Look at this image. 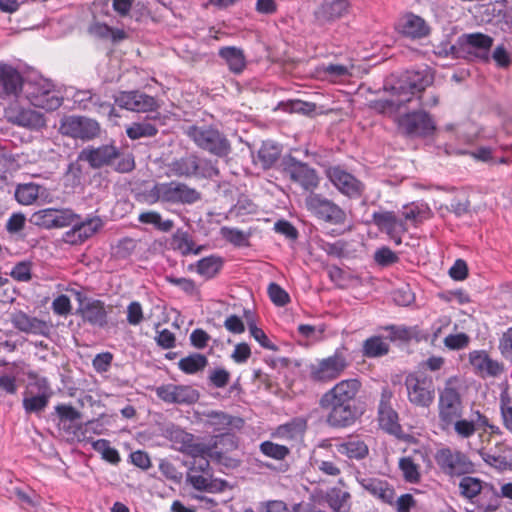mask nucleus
Here are the masks:
<instances>
[{
	"instance_id": "obj_1",
	"label": "nucleus",
	"mask_w": 512,
	"mask_h": 512,
	"mask_svg": "<svg viewBox=\"0 0 512 512\" xmlns=\"http://www.w3.org/2000/svg\"><path fill=\"white\" fill-rule=\"evenodd\" d=\"M362 383L357 378L341 380L319 399V406L326 411L325 421L336 429L348 428L356 423L363 411L358 405L357 394Z\"/></svg>"
},
{
	"instance_id": "obj_2",
	"label": "nucleus",
	"mask_w": 512,
	"mask_h": 512,
	"mask_svg": "<svg viewBox=\"0 0 512 512\" xmlns=\"http://www.w3.org/2000/svg\"><path fill=\"white\" fill-rule=\"evenodd\" d=\"M78 161L87 162L92 169L113 166V169L119 173H128L135 168L134 156L131 153L121 152L112 144L98 147L89 145L79 152Z\"/></svg>"
},
{
	"instance_id": "obj_3",
	"label": "nucleus",
	"mask_w": 512,
	"mask_h": 512,
	"mask_svg": "<svg viewBox=\"0 0 512 512\" xmlns=\"http://www.w3.org/2000/svg\"><path fill=\"white\" fill-rule=\"evenodd\" d=\"M185 134L199 149L218 158H226L232 152L230 140L214 125H191Z\"/></svg>"
},
{
	"instance_id": "obj_4",
	"label": "nucleus",
	"mask_w": 512,
	"mask_h": 512,
	"mask_svg": "<svg viewBox=\"0 0 512 512\" xmlns=\"http://www.w3.org/2000/svg\"><path fill=\"white\" fill-rule=\"evenodd\" d=\"M20 93L32 106L46 111H55L63 103V97L59 95L55 85L42 77L24 79Z\"/></svg>"
},
{
	"instance_id": "obj_5",
	"label": "nucleus",
	"mask_w": 512,
	"mask_h": 512,
	"mask_svg": "<svg viewBox=\"0 0 512 512\" xmlns=\"http://www.w3.org/2000/svg\"><path fill=\"white\" fill-rule=\"evenodd\" d=\"M276 168L284 179L299 185L305 191L313 192L319 186L317 170L291 154L283 155Z\"/></svg>"
},
{
	"instance_id": "obj_6",
	"label": "nucleus",
	"mask_w": 512,
	"mask_h": 512,
	"mask_svg": "<svg viewBox=\"0 0 512 512\" xmlns=\"http://www.w3.org/2000/svg\"><path fill=\"white\" fill-rule=\"evenodd\" d=\"M345 348L339 347L326 358L316 359L308 366V377L314 383L326 384L339 378L349 366L344 353Z\"/></svg>"
},
{
	"instance_id": "obj_7",
	"label": "nucleus",
	"mask_w": 512,
	"mask_h": 512,
	"mask_svg": "<svg viewBox=\"0 0 512 512\" xmlns=\"http://www.w3.org/2000/svg\"><path fill=\"white\" fill-rule=\"evenodd\" d=\"M399 132L410 139H423L430 137L436 131V122L433 117L424 110L407 112L397 118Z\"/></svg>"
},
{
	"instance_id": "obj_8",
	"label": "nucleus",
	"mask_w": 512,
	"mask_h": 512,
	"mask_svg": "<svg viewBox=\"0 0 512 512\" xmlns=\"http://www.w3.org/2000/svg\"><path fill=\"white\" fill-rule=\"evenodd\" d=\"M404 385L411 404L428 408L433 403L435 387L431 376L422 371L412 372L406 375Z\"/></svg>"
},
{
	"instance_id": "obj_9",
	"label": "nucleus",
	"mask_w": 512,
	"mask_h": 512,
	"mask_svg": "<svg viewBox=\"0 0 512 512\" xmlns=\"http://www.w3.org/2000/svg\"><path fill=\"white\" fill-rule=\"evenodd\" d=\"M305 205L314 217L325 223L343 225L347 220L344 209L322 194L311 192L305 199Z\"/></svg>"
},
{
	"instance_id": "obj_10",
	"label": "nucleus",
	"mask_w": 512,
	"mask_h": 512,
	"mask_svg": "<svg viewBox=\"0 0 512 512\" xmlns=\"http://www.w3.org/2000/svg\"><path fill=\"white\" fill-rule=\"evenodd\" d=\"M326 176L336 190L350 200H358L365 195V183L339 165L329 167Z\"/></svg>"
},
{
	"instance_id": "obj_11",
	"label": "nucleus",
	"mask_w": 512,
	"mask_h": 512,
	"mask_svg": "<svg viewBox=\"0 0 512 512\" xmlns=\"http://www.w3.org/2000/svg\"><path fill=\"white\" fill-rule=\"evenodd\" d=\"M53 391L47 378L30 382L23 393L22 406L27 415H40L48 406Z\"/></svg>"
},
{
	"instance_id": "obj_12",
	"label": "nucleus",
	"mask_w": 512,
	"mask_h": 512,
	"mask_svg": "<svg viewBox=\"0 0 512 512\" xmlns=\"http://www.w3.org/2000/svg\"><path fill=\"white\" fill-rule=\"evenodd\" d=\"M434 458L439 469L449 477L463 476L473 470V463L460 450L444 447L437 450Z\"/></svg>"
},
{
	"instance_id": "obj_13",
	"label": "nucleus",
	"mask_w": 512,
	"mask_h": 512,
	"mask_svg": "<svg viewBox=\"0 0 512 512\" xmlns=\"http://www.w3.org/2000/svg\"><path fill=\"white\" fill-rule=\"evenodd\" d=\"M463 405L460 393L453 387L446 386L439 394L438 418L442 430L451 429L453 420L461 418Z\"/></svg>"
},
{
	"instance_id": "obj_14",
	"label": "nucleus",
	"mask_w": 512,
	"mask_h": 512,
	"mask_svg": "<svg viewBox=\"0 0 512 512\" xmlns=\"http://www.w3.org/2000/svg\"><path fill=\"white\" fill-rule=\"evenodd\" d=\"M393 396V391L389 386L382 387L377 408V419L383 431L400 438L403 429L399 421V414L392 405Z\"/></svg>"
},
{
	"instance_id": "obj_15",
	"label": "nucleus",
	"mask_w": 512,
	"mask_h": 512,
	"mask_svg": "<svg viewBox=\"0 0 512 512\" xmlns=\"http://www.w3.org/2000/svg\"><path fill=\"white\" fill-rule=\"evenodd\" d=\"M114 104L136 113H155L160 105L157 99L140 90L118 91L113 95Z\"/></svg>"
},
{
	"instance_id": "obj_16",
	"label": "nucleus",
	"mask_w": 512,
	"mask_h": 512,
	"mask_svg": "<svg viewBox=\"0 0 512 512\" xmlns=\"http://www.w3.org/2000/svg\"><path fill=\"white\" fill-rule=\"evenodd\" d=\"M59 131L64 136L89 141L99 136L100 125L94 119L71 115L61 120Z\"/></svg>"
},
{
	"instance_id": "obj_17",
	"label": "nucleus",
	"mask_w": 512,
	"mask_h": 512,
	"mask_svg": "<svg viewBox=\"0 0 512 512\" xmlns=\"http://www.w3.org/2000/svg\"><path fill=\"white\" fill-rule=\"evenodd\" d=\"M369 223L374 224L379 231L385 233L396 246L402 244V236L409 229L399 213L393 210L374 211Z\"/></svg>"
},
{
	"instance_id": "obj_18",
	"label": "nucleus",
	"mask_w": 512,
	"mask_h": 512,
	"mask_svg": "<svg viewBox=\"0 0 512 512\" xmlns=\"http://www.w3.org/2000/svg\"><path fill=\"white\" fill-rule=\"evenodd\" d=\"M75 295L79 302L76 314L81 317L82 321L92 326L104 328L108 324L105 303L99 299L87 298L80 291H77Z\"/></svg>"
},
{
	"instance_id": "obj_19",
	"label": "nucleus",
	"mask_w": 512,
	"mask_h": 512,
	"mask_svg": "<svg viewBox=\"0 0 512 512\" xmlns=\"http://www.w3.org/2000/svg\"><path fill=\"white\" fill-rule=\"evenodd\" d=\"M494 39L481 32L462 34L459 36V46L463 51V56H473L480 61L487 63L490 60L489 51L493 45Z\"/></svg>"
},
{
	"instance_id": "obj_20",
	"label": "nucleus",
	"mask_w": 512,
	"mask_h": 512,
	"mask_svg": "<svg viewBox=\"0 0 512 512\" xmlns=\"http://www.w3.org/2000/svg\"><path fill=\"white\" fill-rule=\"evenodd\" d=\"M205 454L217 461L219 464L230 466L232 458L227 454L238 448V438L234 433L224 432L213 436L212 442L205 444Z\"/></svg>"
},
{
	"instance_id": "obj_21",
	"label": "nucleus",
	"mask_w": 512,
	"mask_h": 512,
	"mask_svg": "<svg viewBox=\"0 0 512 512\" xmlns=\"http://www.w3.org/2000/svg\"><path fill=\"white\" fill-rule=\"evenodd\" d=\"M159 399L169 404L190 405L199 400L198 390L190 385L164 384L156 388Z\"/></svg>"
},
{
	"instance_id": "obj_22",
	"label": "nucleus",
	"mask_w": 512,
	"mask_h": 512,
	"mask_svg": "<svg viewBox=\"0 0 512 512\" xmlns=\"http://www.w3.org/2000/svg\"><path fill=\"white\" fill-rule=\"evenodd\" d=\"M164 203L194 204L201 200V193L182 182H162Z\"/></svg>"
},
{
	"instance_id": "obj_23",
	"label": "nucleus",
	"mask_w": 512,
	"mask_h": 512,
	"mask_svg": "<svg viewBox=\"0 0 512 512\" xmlns=\"http://www.w3.org/2000/svg\"><path fill=\"white\" fill-rule=\"evenodd\" d=\"M74 101L83 110L107 115L110 119L119 117L115 106L108 101L102 100L101 96L92 90L77 91L74 95Z\"/></svg>"
},
{
	"instance_id": "obj_24",
	"label": "nucleus",
	"mask_w": 512,
	"mask_h": 512,
	"mask_svg": "<svg viewBox=\"0 0 512 512\" xmlns=\"http://www.w3.org/2000/svg\"><path fill=\"white\" fill-rule=\"evenodd\" d=\"M379 330L387 332L385 338L387 342L392 343L408 344L411 341H427L429 338V335L420 329L418 325L406 326L389 324L379 327Z\"/></svg>"
},
{
	"instance_id": "obj_25",
	"label": "nucleus",
	"mask_w": 512,
	"mask_h": 512,
	"mask_svg": "<svg viewBox=\"0 0 512 512\" xmlns=\"http://www.w3.org/2000/svg\"><path fill=\"white\" fill-rule=\"evenodd\" d=\"M24 78L21 73L9 64H0V98L18 96Z\"/></svg>"
},
{
	"instance_id": "obj_26",
	"label": "nucleus",
	"mask_w": 512,
	"mask_h": 512,
	"mask_svg": "<svg viewBox=\"0 0 512 512\" xmlns=\"http://www.w3.org/2000/svg\"><path fill=\"white\" fill-rule=\"evenodd\" d=\"M11 322L15 329L26 334L47 336L50 332V326L45 321L23 311L14 313Z\"/></svg>"
},
{
	"instance_id": "obj_27",
	"label": "nucleus",
	"mask_w": 512,
	"mask_h": 512,
	"mask_svg": "<svg viewBox=\"0 0 512 512\" xmlns=\"http://www.w3.org/2000/svg\"><path fill=\"white\" fill-rule=\"evenodd\" d=\"M171 441L178 451L191 457L205 454V444L197 442L195 436L183 429L176 428L171 431Z\"/></svg>"
},
{
	"instance_id": "obj_28",
	"label": "nucleus",
	"mask_w": 512,
	"mask_h": 512,
	"mask_svg": "<svg viewBox=\"0 0 512 512\" xmlns=\"http://www.w3.org/2000/svg\"><path fill=\"white\" fill-rule=\"evenodd\" d=\"M348 0H331L323 2L315 11V18L321 25L334 22L349 12Z\"/></svg>"
},
{
	"instance_id": "obj_29",
	"label": "nucleus",
	"mask_w": 512,
	"mask_h": 512,
	"mask_svg": "<svg viewBox=\"0 0 512 512\" xmlns=\"http://www.w3.org/2000/svg\"><path fill=\"white\" fill-rule=\"evenodd\" d=\"M397 29L399 33L411 39L424 38L430 32L425 20L413 13H409L400 19Z\"/></svg>"
},
{
	"instance_id": "obj_30",
	"label": "nucleus",
	"mask_w": 512,
	"mask_h": 512,
	"mask_svg": "<svg viewBox=\"0 0 512 512\" xmlns=\"http://www.w3.org/2000/svg\"><path fill=\"white\" fill-rule=\"evenodd\" d=\"M469 362L479 374L495 377L503 371L502 364L490 358L484 350L471 351L469 353Z\"/></svg>"
},
{
	"instance_id": "obj_31",
	"label": "nucleus",
	"mask_w": 512,
	"mask_h": 512,
	"mask_svg": "<svg viewBox=\"0 0 512 512\" xmlns=\"http://www.w3.org/2000/svg\"><path fill=\"white\" fill-rule=\"evenodd\" d=\"M158 121L160 125L164 124L162 116L159 112L151 116H147L144 121L132 122L126 127V135L131 140H138L140 138L154 137L158 133V128L155 124L150 121Z\"/></svg>"
},
{
	"instance_id": "obj_32",
	"label": "nucleus",
	"mask_w": 512,
	"mask_h": 512,
	"mask_svg": "<svg viewBox=\"0 0 512 512\" xmlns=\"http://www.w3.org/2000/svg\"><path fill=\"white\" fill-rule=\"evenodd\" d=\"M322 500L332 512H350L352 507L351 493L337 486L327 489Z\"/></svg>"
},
{
	"instance_id": "obj_33",
	"label": "nucleus",
	"mask_w": 512,
	"mask_h": 512,
	"mask_svg": "<svg viewBox=\"0 0 512 512\" xmlns=\"http://www.w3.org/2000/svg\"><path fill=\"white\" fill-rule=\"evenodd\" d=\"M360 485L383 503L394 504L395 490L387 481L377 478H363L360 480Z\"/></svg>"
},
{
	"instance_id": "obj_34",
	"label": "nucleus",
	"mask_w": 512,
	"mask_h": 512,
	"mask_svg": "<svg viewBox=\"0 0 512 512\" xmlns=\"http://www.w3.org/2000/svg\"><path fill=\"white\" fill-rule=\"evenodd\" d=\"M398 213L405 221V225L408 226L410 223L414 227H418L432 216L430 207L428 204L423 202H412L410 204H406Z\"/></svg>"
},
{
	"instance_id": "obj_35",
	"label": "nucleus",
	"mask_w": 512,
	"mask_h": 512,
	"mask_svg": "<svg viewBox=\"0 0 512 512\" xmlns=\"http://www.w3.org/2000/svg\"><path fill=\"white\" fill-rule=\"evenodd\" d=\"M12 123L32 131H41L46 127L44 114L31 109L21 108L11 117Z\"/></svg>"
},
{
	"instance_id": "obj_36",
	"label": "nucleus",
	"mask_w": 512,
	"mask_h": 512,
	"mask_svg": "<svg viewBox=\"0 0 512 512\" xmlns=\"http://www.w3.org/2000/svg\"><path fill=\"white\" fill-rule=\"evenodd\" d=\"M103 225L102 220L99 217L87 218L84 221L76 222L72 229L66 233V236L72 237L69 240L72 243H82L86 239L93 236Z\"/></svg>"
},
{
	"instance_id": "obj_37",
	"label": "nucleus",
	"mask_w": 512,
	"mask_h": 512,
	"mask_svg": "<svg viewBox=\"0 0 512 512\" xmlns=\"http://www.w3.org/2000/svg\"><path fill=\"white\" fill-rule=\"evenodd\" d=\"M171 247L182 256L190 254L199 255L204 249L203 245H196L192 235L183 229H177L171 237Z\"/></svg>"
},
{
	"instance_id": "obj_38",
	"label": "nucleus",
	"mask_w": 512,
	"mask_h": 512,
	"mask_svg": "<svg viewBox=\"0 0 512 512\" xmlns=\"http://www.w3.org/2000/svg\"><path fill=\"white\" fill-rule=\"evenodd\" d=\"M54 409L58 418V425L62 426L66 433L76 435L77 430L81 428L77 425L81 413L70 404H58Z\"/></svg>"
},
{
	"instance_id": "obj_39",
	"label": "nucleus",
	"mask_w": 512,
	"mask_h": 512,
	"mask_svg": "<svg viewBox=\"0 0 512 512\" xmlns=\"http://www.w3.org/2000/svg\"><path fill=\"white\" fill-rule=\"evenodd\" d=\"M431 83L432 78L426 71L408 70L403 76L399 89H407L411 95H414L425 90Z\"/></svg>"
},
{
	"instance_id": "obj_40",
	"label": "nucleus",
	"mask_w": 512,
	"mask_h": 512,
	"mask_svg": "<svg viewBox=\"0 0 512 512\" xmlns=\"http://www.w3.org/2000/svg\"><path fill=\"white\" fill-rule=\"evenodd\" d=\"M218 55L225 61L229 70L234 74H241L246 68V58L241 48L235 46L221 47Z\"/></svg>"
},
{
	"instance_id": "obj_41",
	"label": "nucleus",
	"mask_w": 512,
	"mask_h": 512,
	"mask_svg": "<svg viewBox=\"0 0 512 512\" xmlns=\"http://www.w3.org/2000/svg\"><path fill=\"white\" fill-rule=\"evenodd\" d=\"M390 345L386 338L381 335H373L362 343L361 353L365 358L375 359L388 355Z\"/></svg>"
},
{
	"instance_id": "obj_42",
	"label": "nucleus",
	"mask_w": 512,
	"mask_h": 512,
	"mask_svg": "<svg viewBox=\"0 0 512 512\" xmlns=\"http://www.w3.org/2000/svg\"><path fill=\"white\" fill-rule=\"evenodd\" d=\"M257 157L263 169L267 170L275 166V164L282 158L281 147L272 142L264 141L258 150Z\"/></svg>"
},
{
	"instance_id": "obj_43",
	"label": "nucleus",
	"mask_w": 512,
	"mask_h": 512,
	"mask_svg": "<svg viewBox=\"0 0 512 512\" xmlns=\"http://www.w3.org/2000/svg\"><path fill=\"white\" fill-rule=\"evenodd\" d=\"M307 422L303 418H293L291 421L279 425L276 429V435L285 440H296L305 433Z\"/></svg>"
},
{
	"instance_id": "obj_44",
	"label": "nucleus",
	"mask_w": 512,
	"mask_h": 512,
	"mask_svg": "<svg viewBox=\"0 0 512 512\" xmlns=\"http://www.w3.org/2000/svg\"><path fill=\"white\" fill-rule=\"evenodd\" d=\"M197 155L190 154L179 159H175L170 165V171L173 175L178 177L191 178L195 177L197 162Z\"/></svg>"
},
{
	"instance_id": "obj_45",
	"label": "nucleus",
	"mask_w": 512,
	"mask_h": 512,
	"mask_svg": "<svg viewBox=\"0 0 512 512\" xmlns=\"http://www.w3.org/2000/svg\"><path fill=\"white\" fill-rule=\"evenodd\" d=\"M223 264V259L220 256L210 255L198 260L195 267L199 275L206 279H212L220 272Z\"/></svg>"
},
{
	"instance_id": "obj_46",
	"label": "nucleus",
	"mask_w": 512,
	"mask_h": 512,
	"mask_svg": "<svg viewBox=\"0 0 512 512\" xmlns=\"http://www.w3.org/2000/svg\"><path fill=\"white\" fill-rule=\"evenodd\" d=\"M337 451L349 459L362 460L368 453L369 449L362 440H349L337 446Z\"/></svg>"
},
{
	"instance_id": "obj_47",
	"label": "nucleus",
	"mask_w": 512,
	"mask_h": 512,
	"mask_svg": "<svg viewBox=\"0 0 512 512\" xmlns=\"http://www.w3.org/2000/svg\"><path fill=\"white\" fill-rule=\"evenodd\" d=\"M138 221L142 224L152 225L156 230L168 233L174 228V221L172 219H162V216L157 211L142 212L138 216Z\"/></svg>"
},
{
	"instance_id": "obj_48",
	"label": "nucleus",
	"mask_w": 512,
	"mask_h": 512,
	"mask_svg": "<svg viewBox=\"0 0 512 512\" xmlns=\"http://www.w3.org/2000/svg\"><path fill=\"white\" fill-rule=\"evenodd\" d=\"M208 364V359L200 353H192L182 358L179 363V369L185 374L191 375L202 371Z\"/></svg>"
},
{
	"instance_id": "obj_49",
	"label": "nucleus",
	"mask_w": 512,
	"mask_h": 512,
	"mask_svg": "<svg viewBox=\"0 0 512 512\" xmlns=\"http://www.w3.org/2000/svg\"><path fill=\"white\" fill-rule=\"evenodd\" d=\"M459 488L461 495L470 500L475 497L480 499L484 493V484L482 481L471 476H464L459 483Z\"/></svg>"
},
{
	"instance_id": "obj_50",
	"label": "nucleus",
	"mask_w": 512,
	"mask_h": 512,
	"mask_svg": "<svg viewBox=\"0 0 512 512\" xmlns=\"http://www.w3.org/2000/svg\"><path fill=\"white\" fill-rule=\"evenodd\" d=\"M40 188L35 183L19 184L15 189V199L22 205H30L38 198Z\"/></svg>"
},
{
	"instance_id": "obj_51",
	"label": "nucleus",
	"mask_w": 512,
	"mask_h": 512,
	"mask_svg": "<svg viewBox=\"0 0 512 512\" xmlns=\"http://www.w3.org/2000/svg\"><path fill=\"white\" fill-rule=\"evenodd\" d=\"M477 502L485 512L496 511L500 507V495L491 484L484 483V493Z\"/></svg>"
},
{
	"instance_id": "obj_52",
	"label": "nucleus",
	"mask_w": 512,
	"mask_h": 512,
	"mask_svg": "<svg viewBox=\"0 0 512 512\" xmlns=\"http://www.w3.org/2000/svg\"><path fill=\"white\" fill-rule=\"evenodd\" d=\"M244 314L248 322V328L251 336L260 344L261 347L268 350L276 351L277 346L269 340V338L261 328H258L256 326L251 311L244 310Z\"/></svg>"
},
{
	"instance_id": "obj_53",
	"label": "nucleus",
	"mask_w": 512,
	"mask_h": 512,
	"mask_svg": "<svg viewBox=\"0 0 512 512\" xmlns=\"http://www.w3.org/2000/svg\"><path fill=\"white\" fill-rule=\"evenodd\" d=\"M92 448L100 453L104 460L113 465H117L121 460L119 452L110 445L109 440L97 439L92 442Z\"/></svg>"
},
{
	"instance_id": "obj_54",
	"label": "nucleus",
	"mask_w": 512,
	"mask_h": 512,
	"mask_svg": "<svg viewBox=\"0 0 512 512\" xmlns=\"http://www.w3.org/2000/svg\"><path fill=\"white\" fill-rule=\"evenodd\" d=\"M220 234L227 242L231 243L235 247H247L249 246V234L244 231L234 228L223 226L220 229Z\"/></svg>"
},
{
	"instance_id": "obj_55",
	"label": "nucleus",
	"mask_w": 512,
	"mask_h": 512,
	"mask_svg": "<svg viewBox=\"0 0 512 512\" xmlns=\"http://www.w3.org/2000/svg\"><path fill=\"white\" fill-rule=\"evenodd\" d=\"M197 168L195 177L212 179L220 175L218 161L208 158L196 157Z\"/></svg>"
},
{
	"instance_id": "obj_56",
	"label": "nucleus",
	"mask_w": 512,
	"mask_h": 512,
	"mask_svg": "<svg viewBox=\"0 0 512 512\" xmlns=\"http://www.w3.org/2000/svg\"><path fill=\"white\" fill-rule=\"evenodd\" d=\"M206 426L212 428L214 432H220L229 428L232 424V418L222 411H211L206 414Z\"/></svg>"
},
{
	"instance_id": "obj_57",
	"label": "nucleus",
	"mask_w": 512,
	"mask_h": 512,
	"mask_svg": "<svg viewBox=\"0 0 512 512\" xmlns=\"http://www.w3.org/2000/svg\"><path fill=\"white\" fill-rule=\"evenodd\" d=\"M260 451L265 456L275 460H284L290 454V450L287 446L268 440L260 444Z\"/></svg>"
},
{
	"instance_id": "obj_58",
	"label": "nucleus",
	"mask_w": 512,
	"mask_h": 512,
	"mask_svg": "<svg viewBox=\"0 0 512 512\" xmlns=\"http://www.w3.org/2000/svg\"><path fill=\"white\" fill-rule=\"evenodd\" d=\"M137 200L146 205H153L157 202L164 203L162 183H155L150 189L138 193Z\"/></svg>"
},
{
	"instance_id": "obj_59",
	"label": "nucleus",
	"mask_w": 512,
	"mask_h": 512,
	"mask_svg": "<svg viewBox=\"0 0 512 512\" xmlns=\"http://www.w3.org/2000/svg\"><path fill=\"white\" fill-rule=\"evenodd\" d=\"M399 468L404 479L409 483H417L420 480L419 467L411 457H403L399 460Z\"/></svg>"
},
{
	"instance_id": "obj_60",
	"label": "nucleus",
	"mask_w": 512,
	"mask_h": 512,
	"mask_svg": "<svg viewBox=\"0 0 512 512\" xmlns=\"http://www.w3.org/2000/svg\"><path fill=\"white\" fill-rule=\"evenodd\" d=\"M434 54L441 58L451 57L452 59L464 58L463 51L459 46V37L455 44H450L448 41H442L435 47Z\"/></svg>"
},
{
	"instance_id": "obj_61",
	"label": "nucleus",
	"mask_w": 512,
	"mask_h": 512,
	"mask_svg": "<svg viewBox=\"0 0 512 512\" xmlns=\"http://www.w3.org/2000/svg\"><path fill=\"white\" fill-rule=\"evenodd\" d=\"M56 209L47 208L32 214L30 221L36 226L51 229L54 228Z\"/></svg>"
},
{
	"instance_id": "obj_62",
	"label": "nucleus",
	"mask_w": 512,
	"mask_h": 512,
	"mask_svg": "<svg viewBox=\"0 0 512 512\" xmlns=\"http://www.w3.org/2000/svg\"><path fill=\"white\" fill-rule=\"evenodd\" d=\"M411 97L406 99H401L398 101L392 99H378L370 102L369 107L380 114H385L389 112L396 111L400 105L405 102H409Z\"/></svg>"
},
{
	"instance_id": "obj_63",
	"label": "nucleus",
	"mask_w": 512,
	"mask_h": 512,
	"mask_svg": "<svg viewBox=\"0 0 512 512\" xmlns=\"http://www.w3.org/2000/svg\"><path fill=\"white\" fill-rule=\"evenodd\" d=\"M452 422L453 424L451 425V428H453L459 437L464 439L473 436L477 430L476 422L474 420L462 419L461 417L453 420Z\"/></svg>"
},
{
	"instance_id": "obj_64",
	"label": "nucleus",
	"mask_w": 512,
	"mask_h": 512,
	"mask_svg": "<svg viewBox=\"0 0 512 512\" xmlns=\"http://www.w3.org/2000/svg\"><path fill=\"white\" fill-rule=\"evenodd\" d=\"M374 261L382 267L391 266L399 261V256L387 246L378 248L374 253Z\"/></svg>"
}]
</instances>
